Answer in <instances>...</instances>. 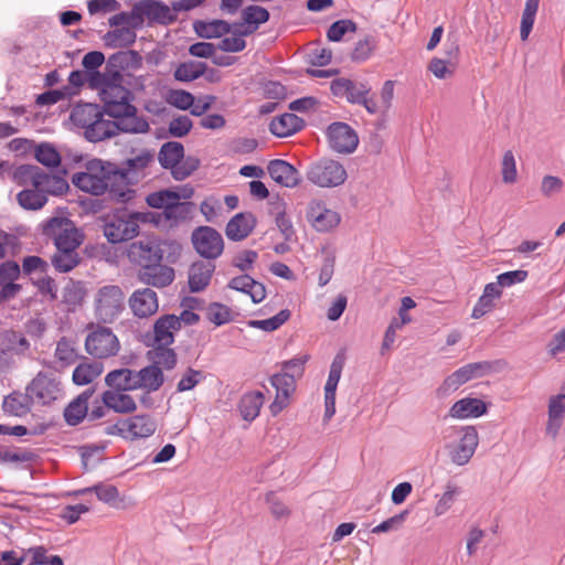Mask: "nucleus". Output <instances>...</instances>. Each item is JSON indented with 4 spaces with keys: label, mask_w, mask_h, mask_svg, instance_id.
I'll use <instances>...</instances> for the list:
<instances>
[{
    "label": "nucleus",
    "mask_w": 565,
    "mask_h": 565,
    "mask_svg": "<svg viewBox=\"0 0 565 565\" xmlns=\"http://www.w3.org/2000/svg\"><path fill=\"white\" fill-rule=\"evenodd\" d=\"M215 265L211 262L198 260L189 269V288L192 292H200L210 284Z\"/></svg>",
    "instance_id": "28"
},
{
    "label": "nucleus",
    "mask_w": 565,
    "mask_h": 565,
    "mask_svg": "<svg viewBox=\"0 0 565 565\" xmlns=\"http://www.w3.org/2000/svg\"><path fill=\"white\" fill-rule=\"evenodd\" d=\"M174 269L168 265L157 263L140 268L137 273V278L146 286L156 288H164L170 286L174 280Z\"/></svg>",
    "instance_id": "20"
},
{
    "label": "nucleus",
    "mask_w": 565,
    "mask_h": 565,
    "mask_svg": "<svg viewBox=\"0 0 565 565\" xmlns=\"http://www.w3.org/2000/svg\"><path fill=\"white\" fill-rule=\"evenodd\" d=\"M289 318L290 311L288 309H282L271 318L264 320H250L248 321V326L267 332H271L280 328Z\"/></svg>",
    "instance_id": "50"
},
{
    "label": "nucleus",
    "mask_w": 565,
    "mask_h": 565,
    "mask_svg": "<svg viewBox=\"0 0 565 565\" xmlns=\"http://www.w3.org/2000/svg\"><path fill=\"white\" fill-rule=\"evenodd\" d=\"M128 305L135 317L148 318L159 309L158 295L149 287L138 288L128 298Z\"/></svg>",
    "instance_id": "19"
},
{
    "label": "nucleus",
    "mask_w": 565,
    "mask_h": 565,
    "mask_svg": "<svg viewBox=\"0 0 565 565\" xmlns=\"http://www.w3.org/2000/svg\"><path fill=\"white\" fill-rule=\"evenodd\" d=\"M141 12L150 21H156L162 24L173 21L170 8L158 1L143 3Z\"/></svg>",
    "instance_id": "40"
},
{
    "label": "nucleus",
    "mask_w": 565,
    "mask_h": 565,
    "mask_svg": "<svg viewBox=\"0 0 565 565\" xmlns=\"http://www.w3.org/2000/svg\"><path fill=\"white\" fill-rule=\"evenodd\" d=\"M179 330L177 315H162L154 321L152 331L145 335V343L148 347H170Z\"/></svg>",
    "instance_id": "17"
},
{
    "label": "nucleus",
    "mask_w": 565,
    "mask_h": 565,
    "mask_svg": "<svg viewBox=\"0 0 565 565\" xmlns=\"http://www.w3.org/2000/svg\"><path fill=\"white\" fill-rule=\"evenodd\" d=\"M172 200H180L179 192L172 190H162L159 192L150 193L146 202L149 206L153 209H163V214L167 211V205H169Z\"/></svg>",
    "instance_id": "54"
},
{
    "label": "nucleus",
    "mask_w": 565,
    "mask_h": 565,
    "mask_svg": "<svg viewBox=\"0 0 565 565\" xmlns=\"http://www.w3.org/2000/svg\"><path fill=\"white\" fill-rule=\"evenodd\" d=\"M104 371L103 363L98 361H86L79 363L73 371V382L76 385L90 384Z\"/></svg>",
    "instance_id": "37"
},
{
    "label": "nucleus",
    "mask_w": 565,
    "mask_h": 565,
    "mask_svg": "<svg viewBox=\"0 0 565 565\" xmlns=\"http://www.w3.org/2000/svg\"><path fill=\"white\" fill-rule=\"evenodd\" d=\"M192 128L191 119L183 115L174 118L169 125V132L175 138L184 137Z\"/></svg>",
    "instance_id": "63"
},
{
    "label": "nucleus",
    "mask_w": 565,
    "mask_h": 565,
    "mask_svg": "<svg viewBox=\"0 0 565 565\" xmlns=\"http://www.w3.org/2000/svg\"><path fill=\"white\" fill-rule=\"evenodd\" d=\"M43 234L54 242L56 250H77L83 242L82 233L66 217H52L43 224Z\"/></svg>",
    "instance_id": "9"
},
{
    "label": "nucleus",
    "mask_w": 565,
    "mask_h": 565,
    "mask_svg": "<svg viewBox=\"0 0 565 565\" xmlns=\"http://www.w3.org/2000/svg\"><path fill=\"white\" fill-rule=\"evenodd\" d=\"M33 404L50 405L63 397V387L61 381L53 374L39 372L36 376L28 384Z\"/></svg>",
    "instance_id": "12"
},
{
    "label": "nucleus",
    "mask_w": 565,
    "mask_h": 565,
    "mask_svg": "<svg viewBox=\"0 0 565 565\" xmlns=\"http://www.w3.org/2000/svg\"><path fill=\"white\" fill-rule=\"evenodd\" d=\"M94 492L99 501L116 508L119 505V491L115 486L98 483L94 486Z\"/></svg>",
    "instance_id": "59"
},
{
    "label": "nucleus",
    "mask_w": 565,
    "mask_h": 565,
    "mask_svg": "<svg viewBox=\"0 0 565 565\" xmlns=\"http://www.w3.org/2000/svg\"><path fill=\"white\" fill-rule=\"evenodd\" d=\"M263 403L264 395L262 392L254 391L244 394L238 403V411L243 419L253 422L259 415Z\"/></svg>",
    "instance_id": "36"
},
{
    "label": "nucleus",
    "mask_w": 565,
    "mask_h": 565,
    "mask_svg": "<svg viewBox=\"0 0 565 565\" xmlns=\"http://www.w3.org/2000/svg\"><path fill=\"white\" fill-rule=\"evenodd\" d=\"M54 356L61 363L62 366L72 365L78 359V354L74 347V343L65 337L61 338L57 341Z\"/></svg>",
    "instance_id": "46"
},
{
    "label": "nucleus",
    "mask_w": 565,
    "mask_h": 565,
    "mask_svg": "<svg viewBox=\"0 0 565 565\" xmlns=\"http://www.w3.org/2000/svg\"><path fill=\"white\" fill-rule=\"evenodd\" d=\"M539 4L540 0H525L520 25V36L522 41H526L529 39L535 22Z\"/></svg>",
    "instance_id": "45"
},
{
    "label": "nucleus",
    "mask_w": 565,
    "mask_h": 565,
    "mask_svg": "<svg viewBox=\"0 0 565 565\" xmlns=\"http://www.w3.org/2000/svg\"><path fill=\"white\" fill-rule=\"evenodd\" d=\"M306 177L320 188H335L344 183L348 174L338 161L321 159L308 166Z\"/></svg>",
    "instance_id": "11"
},
{
    "label": "nucleus",
    "mask_w": 565,
    "mask_h": 565,
    "mask_svg": "<svg viewBox=\"0 0 565 565\" xmlns=\"http://www.w3.org/2000/svg\"><path fill=\"white\" fill-rule=\"evenodd\" d=\"M116 120L106 119L100 111L93 126L85 130V137L88 141H104L107 138L116 136L119 131L130 134H142L148 131L149 124L143 117L130 116L114 117Z\"/></svg>",
    "instance_id": "5"
},
{
    "label": "nucleus",
    "mask_w": 565,
    "mask_h": 565,
    "mask_svg": "<svg viewBox=\"0 0 565 565\" xmlns=\"http://www.w3.org/2000/svg\"><path fill=\"white\" fill-rule=\"evenodd\" d=\"M221 209V202L214 196L206 198L200 205L201 213L207 222H214Z\"/></svg>",
    "instance_id": "64"
},
{
    "label": "nucleus",
    "mask_w": 565,
    "mask_h": 565,
    "mask_svg": "<svg viewBox=\"0 0 565 565\" xmlns=\"http://www.w3.org/2000/svg\"><path fill=\"white\" fill-rule=\"evenodd\" d=\"M81 258L77 250L68 252L56 250L52 257V264L54 268L60 273H68L79 263Z\"/></svg>",
    "instance_id": "47"
},
{
    "label": "nucleus",
    "mask_w": 565,
    "mask_h": 565,
    "mask_svg": "<svg viewBox=\"0 0 565 565\" xmlns=\"http://www.w3.org/2000/svg\"><path fill=\"white\" fill-rule=\"evenodd\" d=\"M257 220L250 212L235 214L226 224L225 234L230 241L241 242L255 228Z\"/></svg>",
    "instance_id": "22"
},
{
    "label": "nucleus",
    "mask_w": 565,
    "mask_h": 565,
    "mask_svg": "<svg viewBox=\"0 0 565 565\" xmlns=\"http://www.w3.org/2000/svg\"><path fill=\"white\" fill-rule=\"evenodd\" d=\"M356 24L351 20H338L331 24L327 32L329 41L339 42L348 32H355Z\"/></svg>",
    "instance_id": "61"
},
{
    "label": "nucleus",
    "mask_w": 565,
    "mask_h": 565,
    "mask_svg": "<svg viewBox=\"0 0 565 565\" xmlns=\"http://www.w3.org/2000/svg\"><path fill=\"white\" fill-rule=\"evenodd\" d=\"M32 404L33 401L29 392L25 391L24 394L13 392L3 399L2 408L9 415L22 417L31 411Z\"/></svg>",
    "instance_id": "33"
},
{
    "label": "nucleus",
    "mask_w": 565,
    "mask_h": 565,
    "mask_svg": "<svg viewBox=\"0 0 565 565\" xmlns=\"http://www.w3.org/2000/svg\"><path fill=\"white\" fill-rule=\"evenodd\" d=\"M124 174L117 171V166L102 160H90L86 164V170L73 175L72 182L81 191L92 195H102L106 191L113 199L119 202H126L130 199L127 191L121 189L117 179H122Z\"/></svg>",
    "instance_id": "1"
},
{
    "label": "nucleus",
    "mask_w": 565,
    "mask_h": 565,
    "mask_svg": "<svg viewBox=\"0 0 565 565\" xmlns=\"http://www.w3.org/2000/svg\"><path fill=\"white\" fill-rule=\"evenodd\" d=\"M206 71V64L203 62L188 61L177 66L174 78L179 82H192L201 77Z\"/></svg>",
    "instance_id": "41"
},
{
    "label": "nucleus",
    "mask_w": 565,
    "mask_h": 565,
    "mask_svg": "<svg viewBox=\"0 0 565 565\" xmlns=\"http://www.w3.org/2000/svg\"><path fill=\"white\" fill-rule=\"evenodd\" d=\"M121 82L122 76L118 73L108 79L99 73L89 78L90 86L99 88V97L108 116L125 118L137 116V108L132 104L134 94Z\"/></svg>",
    "instance_id": "2"
},
{
    "label": "nucleus",
    "mask_w": 565,
    "mask_h": 565,
    "mask_svg": "<svg viewBox=\"0 0 565 565\" xmlns=\"http://www.w3.org/2000/svg\"><path fill=\"white\" fill-rule=\"evenodd\" d=\"M95 393V387H88L74 398L64 409V419L71 426L83 422L88 414V403Z\"/></svg>",
    "instance_id": "24"
},
{
    "label": "nucleus",
    "mask_w": 565,
    "mask_h": 565,
    "mask_svg": "<svg viewBox=\"0 0 565 565\" xmlns=\"http://www.w3.org/2000/svg\"><path fill=\"white\" fill-rule=\"evenodd\" d=\"M29 348L30 342L21 333L13 330L0 332V351L13 356L25 353Z\"/></svg>",
    "instance_id": "32"
},
{
    "label": "nucleus",
    "mask_w": 565,
    "mask_h": 565,
    "mask_svg": "<svg viewBox=\"0 0 565 565\" xmlns=\"http://www.w3.org/2000/svg\"><path fill=\"white\" fill-rule=\"evenodd\" d=\"M86 295L85 286L82 281H73L66 284L63 290V301L72 307L81 306Z\"/></svg>",
    "instance_id": "51"
},
{
    "label": "nucleus",
    "mask_w": 565,
    "mask_h": 565,
    "mask_svg": "<svg viewBox=\"0 0 565 565\" xmlns=\"http://www.w3.org/2000/svg\"><path fill=\"white\" fill-rule=\"evenodd\" d=\"M296 377L289 372L277 373L270 377V383L276 388V397L270 405L274 415L287 406L288 398L296 388Z\"/></svg>",
    "instance_id": "21"
},
{
    "label": "nucleus",
    "mask_w": 565,
    "mask_h": 565,
    "mask_svg": "<svg viewBox=\"0 0 565 565\" xmlns=\"http://www.w3.org/2000/svg\"><path fill=\"white\" fill-rule=\"evenodd\" d=\"M85 339L86 352L95 359L103 360L117 355L120 342L114 331L103 323H89Z\"/></svg>",
    "instance_id": "7"
},
{
    "label": "nucleus",
    "mask_w": 565,
    "mask_h": 565,
    "mask_svg": "<svg viewBox=\"0 0 565 565\" xmlns=\"http://www.w3.org/2000/svg\"><path fill=\"white\" fill-rule=\"evenodd\" d=\"M327 137L330 141H358V135L347 122H332L327 129Z\"/></svg>",
    "instance_id": "49"
},
{
    "label": "nucleus",
    "mask_w": 565,
    "mask_h": 565,
    "mask_svg": "<svg viewBox=\"0 0 565 565\" xmlns=\"http://www.w3.org/2000/svg\"><path fill=\"white\" fill-rule=\"evenodd\" d=\"M139 213L120 212L109 215L104 225V235L113 244L126 242L139 233Z\"/></svg>",
    "instance_id": "10"
},
{
    "label": "nucleus",
    "mask_w": 565,
    "mask_h": 565,
    "mask_svg": "<svg viewBox=\"0 0 565 565\" xmlns=\"http://www.w3.org/2000/svg\"><path fill=\"white\" fill-rule=\"evenodd\" d=\"M270 178L286 188H294L299 183L298 171L285 160H271L267 166Z\"/></svg>",
    "instance_id": "26"
},
{
    "label": "nucleus",
    "mask_w": 565,
    "mask_h": 565,
    "mask_svg": "<svg viewBox=\"0 0 565 565\" xmlns=\"http://www.w3.org/2000/svg\"><path fill=\"white\" fill-rule=\"evenodd\" d=\"M242 19L243 22L235 24V26L243 29V34H252L260 24L269 20V12L259 6H248L243 10Z\"/></svg>",
    "instance_id": "31"
},
{
    "label": "nucleus",
    "mask_w": 565,
    "mask_h": 565,
    "mask_svg": "<svg viewBox=\"0 0 565 565\" xmlns=\"http://www.w3.org/2000/svg\"><path fill=\"white\" fill-rule=\"evenodd\" d=\"M105 383L114 392H128L137 390L136 371L130 369H117L105 376Z\"/></svg>",
    "instance_id": "30"
},
{
    "label": "nucleus",
    "mask_w": 565,
    "mask_h": 565,
    "mask_svg": "<svg viewBox=\"0 0 565 565\" xmlns=\"http://www.w3.org/2000/svg\"><path fill=\"white\" fill-rule=\"evenodd\" d=\"M207 320L215 326H222L231 321V310L225 305L213 302L206 309Z\"/></svg>",
    "instance_id": "58"
},
{
    "label": "nucleus",
    "mask_w": 565,
    "mask_h": 565,
    "mask_svg": "<svg viewBox=\"0 0 565 565\" xmlns=\"http://www.w3.org/2000/svg\"><path fill=\"white\" fill-rule=\"evenodd\" d=\"M105 43L109 47H127L136 40V33L127 26L108 31L104 36Z\"/></svg>",
    "instance_id": "42"
},
{
    "label": "nucleus",
    "mask_w": 565,
    "mask_h": 565,
    "mask_svg": "<svg viewBox=\"0 0 565 565\" xmlns=\"http://www.w3.org/2000/svg\"><path fill=\"white\" fill-rule=\"evenodd\" d=\"M181 250V244L175 241L147 237L131 243L127 255L131 263L145 268L163 260L174 264L179 259Z\"/></svg>",
    "instance_id": "3"
},
{
    "label": "nucleus",
    "mask_w": 565,
    "mask_h": 565,
    "mask_svg": "<svg viewBox=\"0 0 565 565\" xmlns=\"http://www.w3.org/2000/svg\"><path fill=\"white\" fill-rule=\"evenodd\" d=\"M233 25L224 20H213L210 22H198L195 24L196 33L204 39H216L230 34Z\"/></svg>",
    "instance_id": "39"
},
{
    "label": "nucleus",
    "mask_w": 565,
    "mask_h": 565,
    "mask_svg": "<svg viewBox=\"0 0 565 565\" xmlns=\"http://www.w3.org/2000/svg\"><path fill=\"white\" fill-rule=\"evenodd\" d=\"M102 401L107 408H110L116 413H131L137 408L134 398L124 392L107 390L103 393Z\"/></svg>",
    "instance_id": "34"
},
{
    "label": "nucleus",
    "mask_w": 565,
    "mask_h": 565,
    "mask_svg": "<svg viewBox=\"0 0 565 565\" xmlns=\"http://www.w3.org/2000/svg\"><path fill=\"white\" fill-rule=\"evenodd\" d=\"M158 160L163 169H170L175 180H184L199 167V159L184 158L183 143H162Z\"/></svg>",
    "instance_id": "8"
},
{
    "label": "nucleus",
    "mask_w": 565,
    "mask_h": 565,
    "mask_svg": "<svg viewBox=\"0 0 565 565\" xmlns=\"http://www.w3.org/2000/svg\"><path fill=\"white\" fill-rule=\"evenodd\" d=\"M193 211V203L191 202H180V200H172V202L167 205V211L164 216L167 220L172 221L173 223H179L185 221L191 217Z\"/></svg>",
    "instance_id": "48"
},
{
    "label": "nucleus",
    "mask_w": 565,
    "mask_h": 565,
    "mask_svg": "<svg viewBox=\"0 0 565 565\" xmlns=\"http://www.w3.org/2000/svg\"><path fill=\"white\" fill-rule=\"evenodd\" d=\"M100 115V109L95 104H79L76 105L72 113H71V119L72 121L82 128H85V130H88L93 126V122L95 121L96 117Z\"/></svg>",
    "instance_id": "38"
},
{
    "label": "nucleus",
    "mask_w": 565,
    "mask_h": 565,
    "mask_svg": "<svg viewBox=\"0 0 565 565\" xmlns=\"http://www.w3.org/2000/svg\"><path fill=\"white\" fill-rule=\"evenodd\" d=\"M17 200L19 204L25 210H40L47 202V198L41 190L26 189L18 193Z\"/></svg>",
    "instance_id": "44"
},
{
    "label": "nucleus",
    "mask_w": 565,
    "mask_h": 565,
    "mask_svg": "<svg viewBox=\"0 0 565 565\" xmlns=\"http://www.w3.org/2000/svg\"><path fill=\"white\" fill-rule=\"evenodd\" d=\"M376 46V42L372 36H365L355 43V46L351 53L353 61L362 62L367 60L373 53Z\"/></svg>",
    "instance_id": "60"
},
{
    "label": "nucleus",
    "mask_w": 565,
    "mask_h": 565,
    "mask_svg": "<svg viewBox=\"0 0 565 565\" xmlns=\"http://www.w3.org/2000/svg\"><path fill=\"white\" fill-rule=\"evenodd\" d=\"M460 493V490L458 487H456L452 483H447L446 491L443 493V495L437 501L434 513L436 516L444 515L452 505L455 502L456 497Z\"/></svg>",
    "instance_id": "57"
},
{
    "label": "nucleus",
    "mask_w": 565,
    "mask_h": 565,
    "mask_svg": "<svg viewBox=\"0 0 565 565\" xmlns=\"http://www.w3.org/2000/svg\"><path fill=\"white\" fill-rule=\"evenodd\" d=\"M153 350L150 352L152 354L151 359L154 362V365L163 366L167 370H171L177 364V354L173 349L170 347H151Z\"/></svg>",
    "instance_id": "53"
},
{
    "label": "nucleus",
    "mask_w": 565,
    "mask_h": 565,
    "mask_svg": "<svg viewBox=\"0 0 565 565\" xmlns=\"http://www.w3.org/2000/svg\"><path fill=\"white\" fill-rule=\"evenodd\" d=\"M154 161V152L143 149L140 152L128 158L124 162V167H117V171L124 174L122 179H117L121 189H125L130 195L128 185L136 181L139 173L143 171L150 163Z\"/></svg>",
    "instance_id": "18"
},
{
    "label": "nucleus",
    "mask_w": 565,
    "mask_h": 565,
    "mask_svg": "<svg viewBox=\"0 0 565 565\" xmlns=\"http://www.w3.org/2000/svg\"><path fill=\"white\" fill-rule=\"evenodd\" d=\"M230 33L231 35L224 36L217 43V49L228 53L242 52L246 47V41L244 40V36L247 34H243V29L235 26V24L233 25Z\"/></svg>",
    "instance_id": "43"
},
{
    "label": "nucleus",
    "mask_w": 565,
    "mask_h": 565,
    "mask_svg": "<svg viewBox=\"0 0 565 565\" xmlns=\"http://www.w3.org/2000/svg\"><path fill=\"white\" fill-rule=\"evenodd\" d=\"M487 404L477 397H465L449 408L448 415L456 419L478 418L487 413Z\"/></svg>",
    "instance_id": "23"
},
{
    "label": "nucleus",
    "mask_w": 565,
    "mask_h": 565,
    "mask_svg": "<svg viewBox=\"0 0 565 565\" xmlns=\"http://www.w3.org/2000/svg\"><path fill=\"white\" fill-rule=\"evenodd\" d=\"M191 242L196 253L209 260L220 257L224 249L222 235L210 226L196 227L192 232Z\"/></svg>",
    "instance_id": "15"
},
{
    "label": "nucleus",
    "mask_w": 565,
    "mask_h": 565,
    "mask_svg": "<svg viewBox=\"0 0 565 565\" xmlns=\"http://www.w3.org/2000/svg\"><path fill=\"white\" fill-rule=\"evenodd\" d=\"M305 128V120L292 113H286L273 118L269 124L270 132L277 138H287Z\"/></svg>",
    "instance_id": "25"
},
{
    "label": "nucleus",
    "mask_w": 565,
    "mask_h": 565,
    "mask_svg": "<svg viewBox=\"0 0 565 565\" xmlns=\"http://www.w3.org/2000/svg\"><path fill=\"white\" fill-rule=\"evenodd\" d=\"M15 175L29 179L33 186L45 195L46 193L58 195L68 190V183L63 177L47 174L36 166L23 164L18 168Z\"/></svg>",
    "instance_id": "13"
},
{
    "label": "nucleus",
    "mask_w": 565,
    "mask_h": 565,
    "mask_svg": "<svg viewBox=\"0 0 565 565\" xmlns=\"http://www.w3.org/2000/svg\"><path fill=\"white\" fill-rule=\"evenodd\" d=\"M136 377L137 390L146 388L149 392L158 391L164 382L163 373L160 366L157 365H149L141 369L140 371L136 372Z\"/></svg>",
    "instance_id": "35"
},
{
    "label": "nucleus",
    "mask_w": 565,
    "mask_h": 565,
    "mask_svg": "<svg viewBox=\"0 0 565 565\" xmlns=\"http://www.w3.org/2000/svg\"><path fill=\"white\" fill-rule=\"evenodd\" d=\"M501 175L502 181L507 184H512L516 182L518 179V170H516V159L513 151L508 150L504 152L502 161H501Z\"/></svg>",
    "instance_id": "56"
},
{
    "label": "nucleus",
    "mask_w": 565,
    "mask_h": 565,
    "mask_svg": "<svg viewBox=\"0 0 565 565\" xmlns=\"http://www.w3.org/2000/svg\"><path fill=\"white\" fill-rule=\"evenodd\" d=\"M448 58L434 57L428 64V71L439 79L451 77L456 71V60L459 54V46L452 43L446 52Z\"/></svg>",
    "instance_id": "29"
},
{
    "label": "nucleus",
    "mask_w": 565,
    "mask_h": 565,
    "mask_svg": "<svg viewBox=\"0 0 565 565\" xmlns=\"http://www.w3.org/2000/svg\"><path fill=\"white\" fill-rule=\"evenodd\" d=\"M448 441L445 449L451 461L457 466L467 465L479 445V435L475 426H452L444 431Z\"/></svg>",
    "instance_id": "6"
},
{
    "label": "nucleus",
    "mask_w": 565,
    "mask_h": 565,
    "mask_svg": "<svg viewBox=\"0 0 565 565\" xmlns=\"http://www.w3.org/2000/svg\"><path fill=\"white\" fill-rule=\"evenodd\" d=\"M491 371L492 363L489 361L468 363L448 375L438 387L437 393L440 396L448 395L470 380L482 377Z\"/></svg>",
    "instance_id": "14"
},
{
    "label": "nucleus",
    "mask_w": 565,
    "mask_h": 565,
    "mask_svg": "<svg viewBox=\"0 0 565 565\" xmlns=\"http://www.w3.org/2000/svg\"><path fill=\"white\" fill-rule=\"evenodd\" d=\"M193 95L183 89L171 90L168 95V103L181 110H188L193 106Z\"/></svg>",
    "instance_id": "62"
},
{
    "label": "nucleus",
    "mask_w": 565,
    "mask_h": 565,
    "mask_svg": "<svg viewBox=\"0 0 565 565\" xmlns=\"http://www.w3.org/2000/svg\"><path fill=\"white\" fill-rule=\"evenodd\" d=\"M126 295L119 285L106 284L99 286L93 297V312L97 322L114 323L125 311Z\"/></svg>",
    "instance_id": "4"
},
{
    "label": "nucleus",
    "mask_w": 565,
    "mask_h": 565,
    "mask_svg": "<svg viewBox=\"0 0 565 565\" xmlns=\"http://www.w3.org/2000/svg\"><path fill=\"white\" fill-rule=\"evenodd\" d=\"M35 158L40 163L46 167H57L61 163V156L51 143H38Z\"/></svg>",
    "instance_id": "55"
},
{
    "label": "nucleus",
    "mask_w": 565,
    "mask_h": 565,
    "mask_svg": "<svg viewBox=\"0 0 565 565\" xmlns=\"http://www.w3.org/2000/svg\"><path fill=\"white\" fill-rule=\"evenodd\" d=\"M308 223L320 233H327L335 228L340 222V214L327 206L322 200L313 199L308 203L306 211Z\"/></svg>",
    "instance_id": "16"
},
{
    "label": "nucleus",
    "mask_w": 565,
    "mask_h": 565,
    "mask_svg": "<svg viewBox=\"0 0 565 565\" xmlns=\"http://www.w3.org/2000/svg\"><path fill=\"white\" fill-rule=\"evenodd\" d=\"M343 366L344 356L342 354H337L330 365L329 376L324 386V394L335 395Z\"/></svg>",
    "instance_id": "52"
},
{
    "label": "nucleus",
    "mask_w": 565,
    "mask_h": 565,
    "mask_svg": "<svg viewBox=\"0 0 565 565\" xmlns=\"http://www.w3.org/2000/svg\"><path fill=\"white\" fill-rule=\"evenodd\" d=\"M126 426V439L147 438L154 434L156 422L147 415H137L124 420Z\"/></svg>",
    "instance_id": "27"
}]
</instances>
